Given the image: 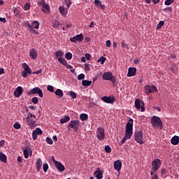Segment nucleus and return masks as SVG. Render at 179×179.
<instances>
[{
    "label": "nucleus",
    "instance_id": "1",
    "mask_svg": "<svg viewBox=\"0 0 179 179\" xmlns=\"http://www.w3.org/2000/svg\"><path fill=\"white\" fill-rule=\"evenodd\" d=\"M134 128V120L132 119H130L126 124V131H125V135L124 138L122 139V141L120 143H119L120 145H124L125 142L127 140L131 139V136H133V129Z\"/></svg>",
    "mask_w": 179,
    "mask_h": 179
},
{
    "label": "nucleus",
    "instance_id": "2",
    "mask_svg": "<svg viewBox=\"0 0 179 179\" xmlns=\"http://www.w3.org/2000/svg\"><path fill=\"white\" fill-rule=\"evenodd\" d=\"M35 120H36V115H34L31 113V112H29L27 117V125L30 127L31 129L35 128L36 126V121Z\"/></svg>",
    "mask_w": 179,
    "mask_h": 179
},
{
    "label": "nucleus",
    "instance_id": "3",
    "mask_svg": "<svg viewBox=\"0 0 179 179\" xmlns=\"http://www.w3.org/2000/svg\"><path fill=\"white\" fill-rule=\"evenodd\" d=\"M151 124L155 128H159L160 129H162L163 122L160 117L158 116L154 115L151 117Z\"/></svg>",
    "mask_w": 179,
    "mask_h": 179
},
{
    "label": "nucleus",
    "instance_id": "4",
    "mask_svg": "<svg viewBox=\"0 0 179 179\" xmlns=\"http://www.w3.org/2000/svg\"><path fill=\"white\" fill-rule=\"evenodd\" d=\"M102 79L103 80H110L113 84H115L116 83V79L110 71L104 72L102 76Z\"/></svg>",
    "mask_w": 179,
    "mask_h": 179
},
{
    "label": "nucleus",
    "instance_id": "5",
    "mask_svg": "<svg viewBox=\"0 0 179 179\" xmlns=\"http://www.w3.org/2000/svg\"><path fill=\"white\" fill-rule=\"evenodd\" d=\"M80 126V121L71 120L67 125V129H72L75 131H77L79 129Z\"/></svg>",
    "mask_w": 179,
    "mask_h": 179
},
{
    "label": "nucleus",
    "instance_id": "6",
    "mask_svg": "<svg viewBox=\"0 0 179 179\" xmlns=\"http://www.w3.org/2000/svg\"><path fill=\"white\" fill-rule=\"evenodd\" d=\"M143 134V132L142 131H137L134 133L135 141L140 145H143L144 143Z\"/></svg>",
    "mask_w": 179,
    "mask_h": 179
},
{
    "label": "nucleus",
    "instance_id": "7",
    "mask_svg": "<svg viewBox=\"0 0 179 179\" xmlns=\"http://www.w3.org/2000/svg\"><path fill=\"white\" fill-rule=\"evenodd\" d=\"M33 94H38V96L41 98L43 97V93L42 92V90L38 87H36L30 90V91L28 92V95H33Z\"/></svg>",
    "mask_w": 179,
    "mask_h": 179
},
{
    "label": "nucleus",
    "instance_id": "8",
    "mask_svg": "<svg viewBox=\"0 0 179 179\" xmlns=\"http://www.w3.org/2000/svg\"><path fill=\"white\" fill-rule=\"evenodd\" d=\"M135 107L136 109L139 110L141 109V111L145 112V103L143 102L142 100L139 99H136L135 100Z\"/></svg>",
    "mask_w": 179,
    "mask_h": 179
},
{
    "label": "nucleus",
    "instance_id": "9",
    "mask_svg": "<svg viewBox=\"0 0 179 179\" xmlns=\"http://www.w3.org/2000/svg\"><path fill=\"white\" fill-rule=\"evenodd\" d=\"M162 166V162L159 159H156L152 162L151 168L153 171H158Z\"/></svg>",
    "mask_w": 179,
    "mask_h": 179
},
{
    "label": "nucleus",
    "instance_id": "10",
    "mask_svg": "<svg viewBox=\"0 0 179 179\" xmlns=\"http://www.w3.org/2000/svg\"><path fill=\"white\" fill-rule=\"evenodd\" d=\"M96 137L99 141H103L105 138L104 129L99 127L96 130Z\"/></svg>",
    "mask_w": 179,
    "mask_h": 179
},
{
    "label": "nucleus",
    "instance_id": "11",
    "mask_svg": "<svg viewBox=\"0 0 179 179\" xmlns=\"http://www.w3.org/2000/svg\"><path fill=\"white\" fill-rule=\"evenodd\" d=\"M43 134V131L40 127L36 128V129L32 131V139L36 141L37 139L38 135H42Z\"/></svg>",
    "mask_w": 179,
    "mask_h": 179
},
{
    "label": "nucleus",
    "instance_id": "12",
    "mask_svg": "<svg viewBox=\"0 0 179 179\" xmlns=\"http://www.w3.org/2000/svg\"><path fill=\"white\" fill-rule=\"evenodd\" d=\"M23 92V88L20 86H18L16 90L13 92L14 96L18 98L20 97V96L22 94Z\"/></svg>",
    "mask_w": 179,
    "mask_h": 179
},
{
    "label": "nucleus",
    "instance_id": "13",
    "mask_svg": "<svg viewBox=\"0 0 179 179\" xmlns=\"http://www.w3.org/2000/svg\"><path fill=\"white\" fill-rule=\"evenodd\" d=\"M101 100L106 103H113L115 101V97L103 96Z\"/></svg>",
    "mask_w": 179,
    "mask_h": 179
},
{
    "label": "nucleus",
    "instance_id": "14",
    "mask_svg": "<svg viewBox=\"0 0 179 179\" xmlns=\"http://www.w3.org/2000/svg\"><path fill=\"white\" fill-rule=\"evenodd\" d=\"M29 57L31 58L32 60H36L38 57V52L35 48H32L29 51Z\"/></svg>",
    "mask_w": 179,
    "mask_h": 179
},
{
    "label": "nucleus",
    "instance_id": "15",
    "mask_svg": "<svg viewBox=\"0 0 179 179\" xmlns=\"http://www.w3.org/2000/svg\"><path fill=\"white\" fill-rule=\"evenodd\" d=\"M122 166V162L120 160H117L114 162V169L115 170L120 171Z\"/></svg>",
    "mask_w": 179,
    "mask_h": 179
},
{
    "label": "nucleus",
    "instance_id": "16",
    "mask_svg": "<svg viewBox=\"0 0 179 179\" xmlns=\"http://www.w3.org/2000/svg\"><path fill=\"white\" fill-rule=\"evenodd\" d=\"M136 69L130 67L128 69V73L127 76L129 78L134 77V76L136 75Z\"/></svg>",
    "mask_w": 179,
    "mask_h": 179
},
{
    "label": "nucleus",
    "instance_id": "17",
    "mask_svg": "<svg viewBox=\"0 0 179 179\" xmlns=\"http://www.w3.org/2000/svg\"><path fill=\"white\" fill-rule=\"evenodd\" d=\"M94 175L97 179H103V173L100 170V168H97V170L94 173Z\"/></svg>",
    "mask_w": 179,
    "mask_h": 179
},
{
    "label": "nucleus",
    "instance_id": "18",
    "mask_svg": "<svg viewBox=\"0 0 179 179\" xmlns=\"http://www.w3.org/2000/svg\"><path fill=\"white\" fill-rule=\"evenodd\" d=\"M55 167L59 171H65V166L62 164L60 162H57L56 163Z\"/></svg>",
    "mask_w": 179,
    "mask_h": 179
},
{
    "label": "nucleus",
    "instance_id": "19",
    "mask_svg": "<svg viewBox=\"0 0 179 179\" xmlns=\"http://www.w3.org/2000/svg\"><path fill=\"white\" fill-rule=\"evenodd\" d=\"M171 143L173 145H177L179 143V136H175L171 138Z\"/></svg>",
    "mask_w": 179,
    "mask_h": 179
},
{
    "label": "nucleus",
    "instance_id": "20",
    "mask_svg": "<svg viewBox=\"0 0 179 179\" xmlns=\"http://www.w3.org/2000/svg\"><path fill=\"white\" fill-rule=\"evenodd\" d=\"M94 3L96 5V7L101 8V9L102 10L106 9L105 6L101 3V1L100 0H95L94 1Z\"/></svg>",
    "mask_w": 179,
    "mask_h": 179
},
{
    "label": "nucleus",
    "instance_id": "21",
    "mask_svg": "<svg viewBox=\"0 0 179 179\" xmlns=\"http://www.w3.org/2000/svg\"><path fill=\"white\" fill-rule=\"evenodd\" d=\"M42 164H43V162H42L41 159H40V158L38 159L36 162V167L38 172H39L40 170L41 169Z\"/></svg>",
    "mask_w": 179,
    "mask_h": 179
},
{
    "label": "nucleus",
    "instance_id": "22",
    "mask_svg": "<svg viewBox=\"0 0 179 179\" xmlns=\"http://www.w3.org/2000/svg\"><path fill=\"white\" fill-rule=\"evenodd\" d=\"M27 27H28V30L30 33H32L36 35L39 34V32L36 30H34L33 27H31L29 23L27 24Z\"/></svg>",
    "mask_w": 179,
    "mask_h": 179
},
{
    "label": "nucleus",
    "instance_id": "23",
    "mask_svg": "<svg viewBox=\"0 0 179 179\" xmlns=\"http://www.w3.org/2000/svg\"><path fill=\"white\" fill-rule=\"evenodd\" d=\"M59 12L63 17H65L66 16L67 9H66L64 6H60L59 7Z\"/></svg>",
    "mask_w": 179,
    "mask_h": 179
},
{
    "label": "nucleus",
    "instance_id": "24",
    "mask_svg": "<svg viewBox=\"0 0 179 179\" xmlns=\"http://www.w3.org/2000/svg\"><path fill=\"white\" fill-rule=\"evenodd\" d=\"M55 95L57 96V98L61 99L64 96V92L61 89H57L56 92H55Z\"/></svg>",
    "mask_w": 179,
    "mask_h": 179
},
{
    "label": "nucleus",
    "instance_id": "25",
    "mask_svg": "<svg viewBox=\"0 0 179 179\" xmlns=\"http://www.w3.org/2000/svg\"><path fill=\"white\" fill-rule=\"evenodd\" d=\"M50 10V7L49 4L45 3V5L42 7V11L45 13H49Z\"/></svg>",
    "mask_w": 179,
    "mask_h": 179
},
{
    "label": "nucleus",
    "instance_id": "26",
    "mask_svg": "<svg viewBox=\"0 0 179 179\" xmlns=\"http://www.w3.org/2000/svg\"><path fill=\"white\" fill-rule=\"evenodd\" d=\"M13 13L15 14V16L17 18H21L22 17V14L20 10L17 8L13 9Z\"/></svg>",
    "mask_w": 179,
    "mask_h": 179
},
{
    "label": "nucleus",
    "instance_id": "27",
    "mask_svg": "<svg viewBox=\"0 0 179 179\" xmlns=\"http://www.w3.org/2000/svg\"><path fill=\"white\" fill-rule=\"evenodd\" d=\"M55 56L59 58H62L64 56V52L62 50H57L55 52Z\"/></svg>",
    "mask_w": 179,
    "mask_h": 179
},
{
    "label": "nucleus",
    "instance_id": "28",
    "mask_svg": "<svg viewBox=\"0 0 179 179\" xmlns=\"http://www.w3.org/2000/svg\"><path fill=\"white\" fill-rule=\"evenodd\" d=\"M31 26L34 29H38L40 27V23L38 22V21L34 20L33 21L32 24Z\"/></svg>",
    "mask_w": 179,
    "mask_h": 179
},
{
    "label": "nucleus",
    "instance_id": "29",
    "mask_svg": "<svg viewBox=\"0 0 179 179\" xmlns=\"http://www.w3.org/2000/svg\"><path fill=\"white\" fill-rule=\"evenodd\" d=\"M0 160L3 163H6L7 162V157L3 152H0Z\"/></svg>",
    "mask_w": 179,
    "mask_h": 179
},
{
    "label": "nucleus",
    "instance_id": "30",
    "mask_svg": "<svg viewBox=\"0 0 179 179\" xmlns=\"http://www.w3.org/2000/svg\"><path fill=\"white\" fill-rule=\"evenodd\" d=\"M71 120V117L70 116H64L61 120H60V123L61 124H65L66 122H69V121Z\"/></svg>",
    "mask_w": 179,
    "mask_h": 179
},
{
    "label": "nucleus",
    "instance_id": "31",
    "mask_svg": "<svg viewBox=\"0 0 179 179\" xmlns=\"http://www.w3.org/2000/svg\"><path fill=\"white\" fill-rule=\"evenodd\" d=\"M76 41L78 43H82L84 40V36L82 34L76 36Z\"/></svg>",
    "mask_w": 179,
    "mask_h": 179
},
{
    "label": "nucleus",
    "instance_id": "32",
    "mask_svg": "<svg viewBox=\"0 0 179 179\" xmlns=\"http://www.w3.org/2000/svg\"><path fill=\"white\" fill-rule=\"evenodd\" d=\"M121 45H122V48H123V49L125 48L127 50H129V45H127V43H125L124 40H122Z\"/></svg>",
    "mask_w": 179,
    "mask_h": 179
},
{
    "label": "nucleus",
    "instance_id": "33",
    "mask_svg": "<svg viewBox=\"0 0 179 179\" xmlns=\"http://www.w3.org/2000/svg\"><path fill=\"white\" fill-rule=\"evenodd\" d=\"M92 83V82L90 80H82L83 86H90Z\"/></svg>",
    "mask_w": 179,
    "mask_h": 179
},
{
    "label": "nucleus",
    "instance_id": "34",
    "mask_svg": "<svg viewBox=\"0 0 179 179\" xmlns=\"http://www.w3.org/2000/svg\"><path fill=\"white\" fill-rule=\"evenodd\" d=\"M58 62H60L62 64V65H63L64 66H67L68 63H67L66 60L64 58H63V57L59 58L58 59Z\"/></svg>",
    "mask_w": 179,
    "mask_h": 179
},
{
    "label": "nucleus",
    "instance_id": "35",
    "mask_svg": "<svg viewBox=\"0 0 179 179\" xmlns=\"http://www.w3.org/2000/svg\"><path fill=\"white\" fill-rule=\"evenodd\" d=\"M145 94H150V93L152 92V86L146 85L145 87Z\"/></svg>",
    "mask_w": 179,
    "mask_h": 179
},
{
    "label": "nucleus",
    "instance_id": "36",
    "mask_svg": "<svg viewBox=\"0 0 179 179\" xmlns=\"http://www.w3.org/2000/svg\"><path fill=\"white\" fill-rule=\"evenodd\" d=\"M80 118L81 120L85 121V120H87L88 119V115L82 113L80 115Z\"/></svg>",
    "mask_w": 179,
    "mask_h": 179
},
{
    "label": "nucleus",
    "instance_id": "37",
    "mask_svg": "<svg viewBox=\"0 0 179 179\" xmlns=\"http://www.w3.org/2000/svg\"><path fill=\"white\" fill-rule=\"evenodd\" d=\"M163 26H164V21L161 20L159 22V24L157 25V29H161Z\"/></svg>",
    "mask_w": 179,
    "mask_h": 179
},
{
    "label": "nucleus",
    "instance_id": "38",
    "mask_svg": "<svg viewBox=\"0 0 179 179\" xmlns=\"http://www.w3.org/2000/svg\"><path fill=\"white\" fill-rule=\"evenodd\" d=\"M65 57L67 60H71L73 57V55L71 52H67L65 54Z\"/></svg>",
    "mask_w": 179,
    "mask_h": 179
},
{
    "label": "nucleus",
    "instance_id": "39",
    "mask_svg": "<svg viewBox=\"0 0 179 179\" xmlns=\"http://www.w3.org/2000/svg\"><path fill=\"white\" fill-rule=\"evenodd\" d=\"M23 154H24V156L26 159H28L29 157V151L27 149L24 150H23Z\"/></svg>",
    "mask_w": 179,
    "mask_h": 179
},
{
    "label": "nucleus",
    "instance_id": "40",
    "mask_svg": "<svg viewBox=\"0 0 179 179\" xmlns=\"http://www.w3.org/2000/svg\"><path fill=\"white\" fill-rule=\"evenodd\" d=\"M48 169H49V166L48 164H43V170L44 173H47Z\"/></svg>",
    "mask_w": 179,
    "mask_h": 179
},
{
    "label": "nucleus",
    "instance_id": "41",
    "mask_svg": "<svg viewBox=\"0 0 179 179\" xmlns=\"http://www.w3.org/2000/svg\"><path fill=\"white\" fill-rule=\"evenodd\" d=\"M13 128L15 129H20L21 128V125H20V123L19 122H16L13 124Z\"/></svg>",
    "mask_w": 179,
    "mask_h": 179
},
{
    "label": "nucleus",
    "instance_id": "42",
    "mask_svg": "<svg viewBox=\"0 0 179 179\" xmlns=\"http://www.w3.org/2000/svg\"><path fill=\"white\" fill-rule=\"evenodd\" d=\"M23 9H24V10H30V3H26L24 4V6L23 7Z\"/></svg>",
    "mask_w": 179,
    "mask_h": 179
},
{
    "label": "nucleus",
    "instance_id": "43",
    "mask_svg": "<svg viewBox=\"0 0 179 179\" xmlns=\"http://www.w3.org/2000/svg\"><path fill=\"white\" fill-rule=\"evenodd\" d=\"M69 95L70 96H71L72 99H76L77 96L76 93L73 91L69 92Z\"/></svg>",
    "mask_w": 179,
    "mask_h": 179
},
{
    "label": "nucleus",
    "instance_id": "44",
    "mask_svg": "<svg viewBox=\"0 0 179 179\" xmlns=\"http://www.w3.org/2000/svg\"><path fill=\"white\" fill-rule=\"evenodd\" d=\"M105 151L106 152V153H110L111 152V148L110 147L109 145H106L105 147Z\"/></svg>",
    "mask_w": 179,
    "mask_h": 179
},
{
    "label": "nucleus",
    "instance_id": "45",
    "mask_svg": "<svg viewBox=\"0 0 179 179\" xmlns=\"http://www.w3.org/2000/svg\"><path fill=\"white\" fill-rule=\"evenodd\" d=\"M106 57H101L98 59V62H101L102 65H103L104 62H106Z\"/></svg>",
    "mask_w": 179,
    "mask_h": 179
},
{
    "label": "nucleus",
    "instance_id": "46",
    "mask_svg": "<svg viewBox=\"0 0 179 179\" xmlns=\"http://www.w3.org/2000/svg\"><path fill=\"white\" fill-rule=\"evenodd\" d=\"M158 90L157 87L155 85H152L151 86V92L154 93V92H157Z\"/></svg>",
    "mask_w": 179,
    "mask_h": 179
},
{
    "label": "nucleus",
    "instance_id": "47",
    "mask_svg": "<svg viewBox=\"0 0 179 179\" xmlns=\"http://www.w3.org/2000/svg\"><path fill=\"white\" fill-rule=\"evenodd\" d=\"M47 89L50 92H55V89H54L53 86L48 85Z\"/></svg>",
    "mask_w": 179,
    "mask_h": 179
},
{
    "label": "nucleus",
    "instance_id": "48",
    "mask_svg": "<svg viewBox=\"0 0 179 179\" xmlns=\"http://www.w3.org/2000/svg\"><path fill=\"white\" fill-rule=\"evenodd\" d=\"M77 79L78 80H84L85 79V74L81 73V74L78 75V77H77Z\"/></svg>",
    "mask_w": 179,
    "mask_h": 179
},
{
    "label": "nucleus",
    "instance_id": "49",
    "mask_svg": "<svg viewBox=\"0 0 179 179\" xmlns=\"http://www.w3.org/2000/svg\"><path fill=\"white\" fill-rule=\"evenodd\" d=\"M66 67L69 69H71V73H74L75 72V70L73 69V66H71V65H69L68 63H67V65L66 66Z\"/></svg>",
    "mask_w": 179,
    "mask_h": 179
},
{
    "label": "nucleus",
    "instance_id": "50",
    "mask_svg": "<svg viewBox=\"0 0 179 179\" xmlns=\"http://www.w3.org/2000/svg\"><path fill=\"white\" fill-rule=\"evenodd\" d=\"M46 141L49 145H52L53 143L52 139L50 137L46 138Z\"/></svg>",
    "mask_w": 179,
    "mask_h": 179
},
{
    "label": "nucleus",
    "instance_id": "51",
    "mask_svg": "<svg viewBox=\"0 0 179 179\" xmlns=\"http://www.w3.org/2000/svg\"><path fill=\"white\" fill-rule=\"evenodd\" d=\"M174 0H166L165 1V5L170 6L171 4L173 3Z\"/></svg>",
    "mask_w": 179,
    "mask_h": 179
},
{
    "label": "nucleus",
    "instance_id": "52",
    "mask_svg": "<svg viewBox=\"0 0 179 179\" xmlns=\"http://www.w3.org/2000/svg\"><path fill=\"white\" fill-rule=\"evenodd\" d=\"M65 3L66 4L67 8H70L72 4V1L71 0H66Z\"/></svg>",
    "mask_w": 179,
    "mask_h": 179
},
{
    "label": "nucleus",
    "instance_id": "53",
    "mask_svg": "<svg viewBox=\"0 0 179 179\" xmlns=\"http://www.w3.org/2000/svg\"><path fill=\"white\" fill-rule=\"evenodd\" d=\"M32 103L34 104H36L38 103V99L37 97H33L32 98Z\"/></svg>",
    "mask_w": 179,
    "mask_h": 179
},
{
    "label": "nucleus",
    "instance_id": "54",
    "mask_svg": "<svg viewBox=\"0 0 179 179\" xmlns=\"http://www.w3.org/2000/svg\"><path fill=\"white\" fill-rule=\"evenodd\" d=\"M29 66L28 64H27L26 63L22 64V68L24 69V71H25V70L29 69Z\"/></svg>",
    "mask_w": 179,
    "mask_h": 179
},
{
    "label": "nucleus",
    "instance_id": "55",
    "mask_svg": "<svg viewBox=\"0 0 179 179\" xmlns=\"http://www.w3.org/2000/svg\"><path fill=\"white\" fill-rule=\"evenodd\" d=\"M70 41H71V43H77L76 37V36L71 37L70 38Z\"/></svg>",
    "mask_w": 179,
    "mask_h": 179
},
{
    "label": "nucleus",
    "instance_id": "56",
    "mask_svg": "<svg viewBox=\"0 0 179 179\" xmlns=\"http://www.w3.org/2000/svg\"><path fill=\"white\" fill-rule=\"evenodd\" d=\"M45 4V0H41L38 2V5L43 7V6Z\"/></svg>",
    "mask_w": 179,
    "mask_h": 179
},
{
    "label": "nucleus",
    "instance_id": "57",
    "mask_svg": "<svg viewBox=\"0 0 179 179\" xmlns=\"http://www.w3.org/2000/svg\"><path fill=\"white\" fill-rule=\"evenodd\" d=\"M22 76L23 78H27L28 77V73H27L26 71H23L22 72Z\"/></svg>",
    "mask_w": 179,
    "mask_h": 179
},
{
    "label": "nucleus",
    "instance_id": "58",
    "mask_svg": "<svg viewBox=\"0 0 179 179\" xmlns=\"http://www.w3.org/2000/svg\"><path fill=\"white\" fill-rule=\"evenodd\" d=\"M25 71L27 74H32V70L29 68V66L25 70Z\"/></svg>",
    "mask_w": 179,
    "mask_h": 179
},
{
    "label": "nucleus",
    "instance_id": "59",
    "mask_svg": "<svg viewBox=\"0 0 179 179\" xmlns=\"http://www.w3.org/2000/svg\"><path fill=\"white\" fill-rule=\"evenodd\" d=\"M161 175H162V176L166 175V170L165 169V168H163V169L161 170Z\"/></svg>",
    "mask_w": 179,
    "mask_h": 179
},
{
    "label": "nucleus",
    "instance_id": "60",
    "mask_svg": "<svg viewBox=\"0 0 179 179\" xmlns=\"http://www.w3.org/2000/svg\"><path fill=\"white\" fill-rule=\"evenodd\" d=\"M85 58L87 60H90V58H91V55L89 54V53H86L85 55Z\"/></svg>",
    "mask_w": 179,
    "mask_h": 179
},
{
    "label": "nucleus",
    "instance_id": "61",
    "mask_svg": "<svg viewBox=\"0 0 179 179\" xmlns=\"http://www.w3.org/2000/svg\"><path fill=\"white\" fill-rule=\"evenodd\" d=\"M111 45V41L110 40L106 41V46L110 48Z\"/></svg>",
    "mask_w": 179,
    "mask_h": 179
},
{
    "label": "nucleus",
    "instance_id": "62",
    "mask_svg": "<svg viewBox=\"0 0 179 179\" xmlns=\"http://www.w3.org/2000/svg\"><path fill=\"white\" fill-rule=\"evenodd\" d=\"M5 145V140L0 141V147H3Z\"/></svg>",
    "mask_w": 179,
    "mask_h": 179
},
{
    "label": "nucleus",
    "instance_id": "63",
    "mask_svg": "<svg viewBox=\"0 0 179 179\" xmlns=\"http://www.w3.org/2000/svg\"><path fill=\"white\" fill-rule=\"evenodd\" d=\"M152 179H159V176H157V173L152 176Z\"/></svg>",
    "mask_w": 179,
    "mask_h": 179
},
{
    "label": "nucleus",
    "instance_id": "64",
    "mask_svg": "<svg viewBox=\"0 0 179 179\" xmlns=\"http://www.w3.org/2000/svg\"><path fill=\"white\" fill-rule=\"evenodd\" d=\"M0 22H2L3 23H6V19L5 17H0Z\"/></svg>",
    "mask_w": 179,
    "mask_h": 179
}]
</instances>
